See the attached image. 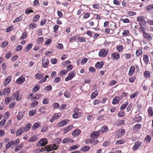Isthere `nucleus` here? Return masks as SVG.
Here are the masks:
<instances>
[{
	"instance_id": "obj_12",
	"label": "nucleus",
	"mask_w": 153,
	"mask_h": 153,
	"mask_svg": "<svg viewBox=\"0 0 153 153\" xmlns=\"http://www.w3.org/2000/svg\"><path fill=\"white\" fill-rule=\"evenodd\" d=\"M142 143L140 142L137 141L135 143L133 147V150H136L138 149L140 146L141 145Z\"/></svg>"
},
{
	"instance_id": "obj_21",
	"label": "nucleus",
	"mask_w": 153,
	"mask_h": 153,
	"mask_svg": "<svg viewBox=\"0 0 153 153\" xmlns=\"http://www.w3.org/2000/svg\"><path fill=\"white\" fill-rule=\"evenodd\" d=\"M142 125L140 124H137L135 125L133 127V130L135 131H138L141 128Z\"/></svg>"
},
{
	"instance_id": "obj_14",
	"label": "nucleus",
	"mask_w": 153,
	"mask_h": 153,
	"mask_svg": "<svg viewBox=\"0 0 153 153\" xmlns=\"http://www.w3.org/2000/svg\"><path fill=\"white\" fill-rule=\"evenodd\" d=\"M143 36L146 39L149 41H151L152 39V36L147 32L145 33L144 34H143Z\"/></svg>"
},
{
	"instance_id": "obj_52",
	"label": "nucleus",
	"mask_w": 153,
	"mask_h": 153,
	"mask_svg": "<svg viewBox=\"0 0 153 153\" xmlns=\"http://www.w3.org/2000/svg\"><path fill=\"white\" fill-rule=\"evenodd\" d=\"M13 29V26L11 25L8 27L7 29L6 30V31L7 33H8L10 31L12 30Z\"/></svg>"
},
{
	"instance_id": "obj_1",
	"label": "nucleus",
	"mask_w": 153,
	"mask_h": 153,
	"mask_svg": "<svg viewBox=\"0 0 153 153\" xmlns=\"http://www.w3.org/2000/svg\"><path fill=\"white\" fill-rule=\"evenodd\" d=\"M58 148V146L56 144H51L47 145L45 147H42L41 148V149H36V152L38 153L39 152L46 151L47 152H48L49 151H52L53 150H57Z\"/></svg>"
},
{
	"instance_id": "obj_27",
	"label": "nucleus",
	"mask_w": 153,
	"mask_h": 153,
	"mask_svg": "<svg viewBox=\"0 0 153 153\" xmlns=\"http://www.w3.org/2000/svg\"><path fill=\"white\" fill-rule=\"evenodd\" d=\"M150 72L148 71H146L144 73V76L146 79H148L150 76Z\"/></svg>"
},
{
	"instance_id": "obj_47",
	"label": "nucleus",
	"mask_w": 153,
	"mask_h": 153,
	"mask_svg": "<svg viewBox=\"0 0 153 153\" xmlns=\"http://www.w3.org/2000/svg\"><path fill=\"white\" fill-rule=\"evenodd\" d=\"M36 113V110H32L30 111L29 112V115L30 116L33 115Z\"/></svg>"
},
{
	"instance_id": "obj_37",
	"label": "nucleus",
	"mask_w": 153,
	"mask_h": 153,
	"mask_svg": "<svg viewBox=\"0 0 153 153\" xmlns=\"http://www.w3.org/2000/svg\"><path fill=\"white\" fill-rule=\"evenodd\" d=\"M24 115L23 113L19 112L17 116V119L18 120H20L22 118Z\"/></svg>"
},
{
	"instance_id": "obj_36",
	"label": "nucleus",
	"mask_w": 153,
	"mask_h": 153,
	"mask_svg": "<svg viewBox=\"0 0 153 153\" xmlns=\"http://www.w3.org/2000/svg\"><path fill=\"white\" fill-rule=\"evenodd\" d=\"M90 149V147L88 146H84L81 149V150L84 152L88 151Z\"/></svg>"
},
{
	"instance_id": "obj_50",
	"label": "nucleus",
	"mask_w": 153,
	"mask_h": 153,
	"mask_svg": "<svg viewBox=\"0 0 153 153\" xmlns=\"http://www.w3.org/2000/svg\"><path fill=\"white\" fill-rule=\"evenodd\" d=\"M37 26V25L34 23H32L29 25V27L30 28L32 29H33L36 28Z\"/></svg>"
},
{
	"instance_id": "obj_60",
	"label": "nucleus",
	"mask_w": 153,
	"mask_h": 153,
	"mask_svg": "<svg viewBox=\"0 0 153 153\" xmlns=\"http://www.w3.org/2000/svg\"><path fill=\"white\" fill-rule=\"evenodd\" d=\"M112 153H121V151L117 149V148L114 149V151L112 152Z\"/></svg>"
},
{
	"instance_id": "obj_57",
	"label": "nucleus",
	"mask_w": 153,
	"mask_h": 153,
	"mask_svg": "<svg viewBox=\"0 0 153 153\" xmlns=\"http://www.w3.org/2000/svg\"><path fill=\"white\" fill-rule=\"evenodd\" d=\"M146 23L151 25H153V20L152 19H148L147 20Z\"/></svg>"
},
{
	"instance_id": "obj_33",
	"label": "nucleus",
	"mask_w": 153,
	"mask_h": 153,
	"mask_svg": "<svg viewBox=\"0 0 153 153\" xmlns=\"http://www.w3.org/2000/svg\"><path fill=\"white\" fill-rule=\"evenodd\" d=\"M47 106H44L43 107L41 108H40L39 111L43 113H46V110Z\"/></svg>"
},
{
	"instance_id": "obj_15",
	"label": "nucleus",
	"mask_w": 153,
	"mask_h": 153,
	"mask_svg": "<svg viewBox=\"0 0 153 153\" xmlns=\"http://www.w3.org/2000/svg\"><path fill=\"white\" fill-rule=\"evenodd\" d=\"M43 74L39 73L35 74L34 77L36 79H40L43 77Z\"/></svg>"
},
{
	"instance_id": "obj_30",
	"label": "nucleus",
	"mask_w": 153,
	"mask_h": 153,
	"mask_svg": "<svg viewBox=\"0 0 153 153\" xmlns=\"http://www.w3.org/2000/svg\"><path fill=\"white\" fill-rule=\"evenodd\" d=\"M31 126V124L30 123H29L26 124L25 127L24 128L25 131H29Z\"/></svg>"
},
{
	"instance_id": "obj_53",
	"label": "nucleus",
	"mask_w": 153,
	"mask_h": 153,
	"mask_svg": "<svg viewBox=\"0 0 153 153\" xmlns=\"http://www.w3.org/2000/svg\"><path fill=\"white\" fill-rule=\"evenodd\" d=\"M22 148V146L20 145L19 144L18 146H16L15 148V151L16 152H17L20 150V149H21Z\"/></svg>"
},
{
	"instance_id": "obj_13",
	"label": "nucleus",
	"mask_w": 153,
	"mask_h": 153,
	"mask_svg": "<svg viewBox=\"0 0 153 153\" xmlns=\"http://www.w3.org/2000/svg\"><path fill=\"white\" fill-rule=\"evenodd\" d=\"M100 133L99 131H94L91 133V138H97L100 135Z\"/></svg>"
},
{
	"instance_id": "obj_28",
	"label": "nucleus",
	"mask_w": 153,
	"mask_h": 153,
	"mask_svg": "<svg viewBox=\"0 0 153 153\" xmlns=\"http://www.w3.org/2000/svg\"><path fill=\"white\" fill-rule=\"evenodd\" d=\"M108 128L107 126H104L101 128V129L99 131V132L100 133H102L103 132L106 131L108 130Z\"/></svg>"
},
{
	"instance_id": "obj_31",
	"label": "nucleus",
	"mask_w": 153,
	"mask_h": 153,
	"mask_svg": "<svg viewBox=\"0 0 153 153\" xmlns=\"http://www.w3.org/2000/svg\"><path fill=\"white\" fill-rule=\"evenodd\" d=\"M33 46V45L31 43L29 44L26 47V48L25 50V52H28L30 49L32 48Z\"/></svg>"
},
{
	"instance_id": "obj_42",
	"label": "nucleus",
	"mask_w": 153,
	"mask_h": 153,
	"mask_svg": "<svg viewBox=\"0 0 153 153\" xmlns=\"http://www.w3.org/2000/svg\"><path fill=\"white\" fill-rule=\"evenodd\" d=\"M37 137L35 135L32 136L29 139V141L30 142H34L37 140Z\"/></svg>"
},
{
	"instance_id": "obj_58",
	"label": "nucleus",
	"mask_w": 153,
	"mask_h": 153,
	"mask_svg": "<svg viewBox=\"0 0 153 153\" xmlns=\"http://www.w3.org/2000/svg\"><path fill=\"white\" fill-rule=\"evenodd\" d=\"M41 95H35V97L34 98L33 97H32L31 98V100H36L39 99L41 97Z\"/></svg>"
},
{
	"instance_id": "obj_22",
	"label": "nucleus",
	"mask_w": 153,
	"mask_h": 153,
	"mask_svg": "<svg viewBox=\"0 0 153 153\" xmlns=\"http://www.w3.org/2000/svg\"><path fill=\"white\" fill-rule=\"evenodd\" d=\"M104 65V62H98L95 64V67L97 68H101Z\"/></svg>"
},
{
	"instance_id": "obj_29",
	"label": "nucleus",
	"mask_w": 153,
	"mask_h": 153,
	"mask_svg": "<svg viewBox=\"0 0 153 153\" xmlns=\"http://www.w3.org/2000/svg\"><path fill=\"white\" fill-rule=\"evenodd\" d=\"M143 53L142 50L141 48H139L136 50V54L137 56H139Z\"/></svg>"
},
{
	"instance_id": "obj_24",
	"label": "nucleus",
	"mask_w": 153,
	"mask_h": 153,
	"mask_svg": "<svg viewBox=\"0 0 153 153\" xmlns=\"http://www.w3.org/2000/svg\"><path fill=\"white\" fill-rule=\"evenodd\" d=\"M148 114L149 117L153 115V111L152 108L151 107H149L148 109Z\"/></svg>"
},
{
	"instance_id": "obj_5",
	"label": "nucleus",
	"mask_w": 153,
	"mask_h": 153,
	"mask_svg": "<svg viewBox=\"0 0 153 153\" xmlns=\"http://www.w3.org/2000/svg\"><path fill=\"white\" fill-rule=\"evenodd\" d=\"M108 53V50L105 48L100 50L99 53V55L100 57H105L106 56Z\"/></svg>"
},
{
	"instance_id": "obj_10",
	"label": "nucleus",
	"mask_w": 153,
	"mask_h": 153,
	"mask_svg": "<svg viewBox=\"0 0 153 153\" xmlns=\"http://www.w3.org/2000/svg\"><path fill=\"white\" fill-rule=\"evenodd\" d=\"M19 91H15L13 94L12 98H13V99H16L17 101L20 100V99L19 98Z\"/></svg>"
},
{
	"instance_id": "obj_41",
	"label": "nucleus",
	"mask_w": 153,
	"mask_h": 153,
	"mask_svg": "<svg viewBox=\"0 0 153 153\" xmlns=\"http://www.w3.org/2000/svg\"><path fill=\"white\" fill-rule=\"evenodd\" d=\"M64 94V96L67 98H70L71 97V94L67 90L65 91Z\"/></svg>"
},
{
	"instance_id": "obj_46",
	"label": "nucleus",
	"mask_w": 153,
	"mask_h": 153,
	"mask_svg": "<svg viewBox=\"0 0 153 153\" xmlns=\"http://www.w3.org/2000/svg\"><path fill=\"white\" fill-rule=\"evenodd\" d=\"M140 30L141 31L143 34H144L145 33H146V28L144 27H143L142 26H140L139 28Z\"/></svg>"
},
{
	"instance_id": "obj_59",
	"label": "nucleus",
	"mask_w": 153,
	"mask_h": 153,
	"mask_svg": "<svg viewBox=\"0 0 153 153\" xmlns=\"http://www.w3.org/2000/svg\"><path fill=\"white\" fill-rule=\"evenodd\" d=\"M121 20L124 23H128L130 22V21L128 18H126L125 19H121Z\"/></svg>"
},
{
	"instance_id": "obj_54",
	"label": "nucleus",
	"mask_w": 153,
	"mask_h": 153,
	"mask_svg": "<svg viewBox=\"0 0 153 153\" xmlns=\"http://www.w3.org/2000/svg\"><path fill=\"white\" fill-rule=\"evenodd\" d=\"M52 89V87L51 85H49L46 86L45 88V90L47 91H49L51 90Z\"/></svg>"
},
{
	"instance_id": "obj_55",
	"label": "nucleus",
	"mask_w": 153,
	"mask_h": 153,
	"mask_svg": "<svg viewBox=\"0 0 153 153\" xmlns=\"http://www.w3.org/2000/svg\"><path fill=\"white\" fill-rule=\"evenodd\" d=\"M120 0H113V3L115 4L119 5L120 4Z\"/></svg>"
},
{
	"instance_id": "obj_25",
	"label": "nucleus",
	"mask_w": 153,
	"mask_h": 153,
	"mask_svg": "<svg viewBox=\"0 0 153 153\" xmlns=\"http://www.w3.org/2000/svg\"><path fill=\"white\" fill-rule=\"evenodd\" d=\"M143 60L145 63L147 65L149 62V58L148 55H144L143 56Z\"/></svg>"
},
{
	"instance_id": "obj_38",
	"label": "nucleus",
	"mask_w": 153,
	"mask_h": 153,
	"mask_svg": "<svg viewBox=\"0 0 153 153\" xmlns=\"http://www.w3.org/2000/svg\"><path fill=\"white\" fill-rule=\"evenodd\" d=\"M146 11H151L153 9V4L148 5L146 7Z\"/></svg>"
},
{
	"instance_id": "obj_3",
	"label": "nucleus",
	"mask_w": 153,
	"mask_h": 153,
	"mask_svg": "<svg viewBox=\"0 0 153 153\" xmlns=\"http://www.w3.org/2000/svg\"><path fill=\"white\" fill-rule=\"evenodd\" d=\"M80 110L79 108H75L74 109V113L73 115V117L74 118H77L80 117L81 113L79 112Z\"/></svg>"
},
{
	"instance_id": "obj_19",
	"label": "nucleus",
	"mask_w": 153,
	"mask_h": 153,
	"mask_svg": "<svg viewBox=\"0 0 153 153\" xmlns=\"http://www.w3.org/2000/svg\"><path fill=\"white\" fill-rule=\"evenodd\" d=\"M40 126V124L39 122H36L33 125L31 129L33 130H35L36 128L39 127Z\"/></svg>"
},
{
	"instance_id": "obj_43",
	"label": "nucleus",
	"mask_w": 153,
	"mask_h": 153,
	"mask_svg": "<svg viewBox=\"0 0 153 153\" xmlns=\"http://www.w3.org/2000/svg\"><path fill=\"white\" fill-rule=\"evenodd\" d=\"M40 17V16L39 15H36L33 17V22H36L38 20Z\"/></svg>"
},
{
	"instance_id": "obj_26",
	"label": "nucleus",
	"mask_w": 153,
	"mask_h": 153,
	"mask_svg": "<svg viewBox=\"0 0 153 153\" xmlns=\"http://www.w3.org/2000/svg\"><path fill=\"white\" fill-rule=\"evenodd\" d=\"M11 79V76H8L5 79V81L4 82V85L5 86L8 84L10 81Z\"/></svg>"
},
{
	"instance_id": "obj_16",
	"label": "nucleus",
	"mask_w": 153,
	"mask_h": 153,
	"mask_svg": "<svg viewBox=\"0 0 153 153\" xmlns=\"http://www.w3.org/2000/svg\"><path fill=\"white\" fill-rule=\"evenodd\" d=\"M120 98L119 97L116 96L113 99L112 103L114 105H115L118 103L120 101Z\"/></svg>"
},
{
	"instance_id": "obj_4",
	"label": "nucleus",
	"mask_w": 153,
	"mask_h": 153,
	"mask_svg": "<svg viewBox=\"0 0 153 153\" xmlns=\"http://www.w3.org/2000/svg\"><path fill=\"white\" fill-rule=\"evenodd\" d=\"M48 140L46 138L41 139L37 143V146L39 147L45 146L47 144Z\"/></svg>"
},
{
	"instance_id": "obj_39",
	"label": "nucleus",
	"mask_w": 153,
	"mask_h": 153,
	"mask_svg": "<svg viewBox=\"0 0 153 153\" xmlns=\"http://www.w3.org/2000/svg\"><path fill=\"white\" fill-rule=\"evenodd\" d=\"M151 140V137L149 135H147L145 139V141L146 143H149Z\"/></svg>"
},
{
	"instance_id": "obj_63",
	"label": "nucleus",
	"mask_w": 153,
	"mask_h": 153,
	"mask_svg": "<svg viewBox=\"0 0 153 153\" xmlns=\"http://www.w3.org/2000/svg\"><path fill=\"white\" fill-rule=\"evenodd\" d=\"M136 77L134 76L130 77L129 78V81L131 83L135 81Z\"/></svg>"
},
{
	"instance_id": "obj_17",
	"label": "nucleus",
	"mask_w": 153,
	"mask_h": 153,
	"mask_svg": "<svg viewBox=\"0 0 153 153\" xmlns=\"http://www.w3.org/2000/svg\"><path fill=\"white\" fill-rule=\"evenodd\" d=\"M25 131V130L24 128H22L19 129L16 133V135L17 136H20Z\"/></svg>"
},
{
	"instance_id": "obj_20",
	"label": "nucleus",
	"mask_w": 153,
	"mask_h": 153,
	"mask_svg": "<svg viewBox=\"0 0 153 153\" xmlns=\"http://www.w3.org/2000/svg\"><path fill=\"white\" fill-rule=\"evenodd\" d=\"M142 120V117L140 116H139L137 117H135L133 119V121L135 123L140 122Z\"/></svg>"
},
{
	"instance_id": "obj_40",
	"label": "nucleus",
	"mask_w": 153,
	"mask_h": 153,
	"mask_svg": "<svg viewBox=\"0 0 153 153\" xmlns=\"http://www.w3.org/2000/svg\"><path fill=\"white\" fill-rule=\"evenodd\" d=\"M98 93L97 91L93 92L91 96V99H93L98 95Z\"/></svg>"
},
{
	"instance_id": "obj_9",
	"label": "nucleus",
	"mask_w": 153,
	"mask_h": 153,
	"mask_svg": "<svg viewBox=\"0 0 153 153\" xmlns=\"http://www.w3.org/2000/svg\"><path fill=\"white\" fill-rule=\"evenodd\" d=\"M69 121V120H63L59 122L58 124V126L59 127H61L64 126L66 124H68Z\"/></svg>"
},
{
	"instance_id": "obj_61",
	"label": "nucleus",
	"mask_w": 153,
	"mask_h": 153,
	"mask_svg": "<svg viewBox=\"0 0 153 153\" xmlns=\"http://www.w3.org/2000/svg\"><path fill=\"white\" fill-rule=\"evenodd\" d=\"M11 121V120L8 121L6 123V124L4 126V127L5 128H7L8 127L10 126L12 123Z\"/></svg>"
},
{
	"instance_id": "obj_23",
	"label": "nucleus",
	"mask_w": 153,
	"mask_h": 153,
	"mask_svg": "<svg viewBox=\"0 0 153 153\" xmlns=\"http://www.w3.org/2000/svg\"><path fill=\"white\" fill-rule=\"evenodd\" d=\"M10 87H6L4 88L3 91H4V94L8 95L10 94Z\"/></svg>"
},
{
	"instance_id": "obj_32",
	"label": "nucleus",
	"mask_w": 153,
	"mask_h": 153,
	"mask_svg": "<svg viewBox=\"0 0 153 153\" xmlns=\"http://www.w3.org/2000/svg\"><path fill=\"white\" fill-rule=\"evenodd\" d=\"M81 132V131L79 129H77L74 131L72 134L73 136H75L79 135Z\"/></svg>"
},
{
	"instance_id": "obj_44",
	"label": "nucleus",
	"mask_w": 153,
	"mask_h": 153,
	"mask_svg": "<svg viewBox=\"0 0 153 153\" xmlns=\"http://www.w3.org/2000/svg\"><path fill=\"white\" fill-rule=\"evenodd\" d=\"M12 142L13 146H14L19 143V139H17L14 141H12Z\"/></svg>"
},
{
	"instance_id": "obj_7",
	"label": "nucleus",
	"mask_w": 153,
	"mask_h": 153,
	"mask_svg": "<svg viewBox=\"0 0 153 153\" xmlns=\"http://www.w3.org/2000/svg\"><path fill=\"white\" fill-rule=\"evenodd\" d=\"M111 57L113 60H118L120 58V55L117 52H114L111 54Z\"/></svg>"
},
{
	"instance_id": "obj_51",
	"label": "nucleus",
	"mask_w": 153,
	"mask_h": 153,
	"mask_svg": "<svg viewBox=\"0 0 153 153\" xmlns=\"http://www.w3.org/2000/svg\"><path fill=\"white\" fill-rule=\"evenodd\" d=\"M6 120L5 119L2 120L0 122V127H2L5 123Z\"/></svg>"
},
{
	"instance_id": "obj_11",
	"label": "nucleus",
	"mask_w": 153,
	"mask_h": 153,
	"mask_svg": "<svg viewBox=\"0 0 153 153\" xmlns=\"http://www.w3.org/2000/svg\"><path fill=\"white\" fill-rule=\"evenodd\" d=\"M25 80V76H22L19 77L16 80V82L18 84L22 83Z\"/></svg>"
},
{
	"instance_id": "obj_64",
	"label": "nucleus",
	"mask_w": 153,
	"mask_h": 153,
	"mask_svg": "<svg viewBox=\"0 0 153 153\" xmlns=\"http://www.w3.org/2000/svg\"><path fill=\"white\" fill-rule=\"evenodd\" d=\"M40 88L37 85H36L33 88V91L36 92L38 91Z\"/></svg>"
},
{
	"instance_id": "obj_62",
	"label": "nucleus",
	"mask_w": 153,
	"mask_h": 153,
	"mask_svg": "<svg viewBox=\"0 0 153 153\" xmlns=\"http://www.w3.org/2000/svg\"><path fill=\"white\" fill-rule=\"evenodd\" d=\"M118 115L119 117H122L125 115V114L122 111H119L118 113Z\"/></svg>"
},
{
	"instance_id": "obj_49",
	"label": "nucleus",
	"mask_w": 153,
	"mask_h": 153,
	"mask_svg": "<svg viewBox=\"0 0 153 153\" xmlns=\"http://www.w3.org/2000/svg\"><path fill=\"white\" fill-rule=\"evenodd\" d=\"M128 102H125L124 104H123L120 107V109L121 110H123L125 109L126 107L128 105Z\"/></svg>"
},
{
	"instance_id": "obj_48",
	"label": "nucleus",
	"mask_w": 153,
	"mask_h": 153,
	"mask_svg": "<svg viewBox=\"0 0 153 153\" xmlns=\"http://www.w3.org/2000/svg\"><path fill=\"white\" fill-rule=\"evenodd\" d=\"M59 106V104L57 102H55L53 104V108L54 109H57Z\"/></svg>"
},
{
	"instance_id": "obj_8",
	"label": "nucleus",
	"mask_w": 153,
	"mask_h": 153,
	"mask_svg": "<svg viewBox=\"0 0 153 153\" xmlns=\"http://www.w3.org/2000/svg\"><path fill=\"white\" fill-rule=\"evenodd\" d=\"M42 65L44 68H46L48 65L49 61L48 59L43 58L42 60Z\"/></svg>"
},
{
	"instance_id": "obj_45",
	"label": "nucleus",
	"mask_w": 153,
	"mask_h": 153,
	"mask_svg": "<svg viewBox=\"0 0 153 153\" xmlns=\"http://www.w3.org/2000/svg\"><path fill=\"white\" fill-rule=\"evenodd\" d=\"M129 33V31L128 30H125L122 33V35L124 36H128Z\"/></svg>"
},
{
	"instance_id": "obj_56",
	"label": "nucleus",
	"mask_w": 153,
	"mask_h": 153,
	"mask_svg": "<svg viewBox=\"0 0 153 153\" xmlns=\"http://www.w3.org/2000/svg\"><path fill=\"white\" fill-rule=\"evenodd\" d=\"M22 19V17L20 16L16 18L13 21V22L15 23L20 21Z\"/></svg>"
},
{
	"instance_id": "obj_2",
	"label": "nucleus",
	"mask_w": 153,
	"mask_h": 153,
	"mask_svg": "<svg viewBox=\"0 0 153 153\" xmlns=\"http://www.w3.org/2000/svg\"><path fill=\"white\" fill-rule=\"evenodd\" d=\"M144 17L143 16H139L137 17V21L139 22V24L140 26L145 25L146 24V22L144 19Z\"/></svg>"
},
{
	"instance_id": "obj_34",
	"label": "nucleus",
	"mask_w": 153,
	"mask_h": 153,
	"mask_svg": "<svg viewBox=\"0 0 153 153\" xmlns=\"http://www.w3.org/2000/svg\"><path fill=\"white\" fill-rule=\"evenodd\" d=\"M73 142V140L72 139H69L68 138H65L62 141V143H65L68 142L70 143H72Z\"/></svg>"
},
{
	"instance_id": "obj_18",
	"label": "nucleus",
	"mask_w": 153,
	"mask_h": 153,
	"mask_svg": "<svg viewBox=\"0 0 153 153\" xmlns=\"http://www.w3.org/2000/svg\"><path fill=\"white\" fill-rule=\"evenodd\" d=\"M135 68L134 66H131L129 69L128 74V75L130 76H131L135 72Z\"/></svg>"
},
{
	"instance_id": "obj_35",
	"label": "nucleus",
	"mask_w": 153,
	"mask_h": 153,
	"mask_svg": "<svg viewBox=\"0 0 153 153\" xmlns=\"http://www.w3.org/2000/svg\"><path fill=\"white\" fill-rule=\"evenodd\" d=\"M116 49L119 52H122L123 49V46L122 45H118L116 47Z\"/></svg>"
},
{
	"instance_id": "obj_6",
	"label": "nucleus",
	"mask_w": 153,
	"mask_h": 153,
	"mask_svg": "<svg viewBox=\"0 0 153 153\" xmlns=\"http://www.w3.org/2000/svg\"><path fill=\"white\" fill-rule=\"evenodd\" d=\"M68 76L65 79V81H68L71 79L75 76L76 73L74 71H72L70 72Z\"/></svg>"
}]
</instances>
